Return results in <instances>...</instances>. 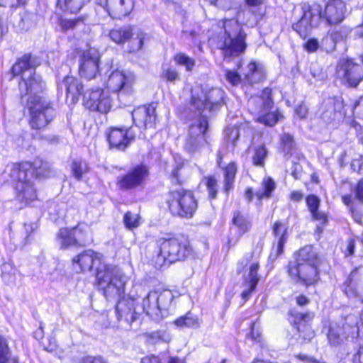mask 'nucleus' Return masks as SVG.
Segmentation results:
<instances>
[{
	"instance_id": "obj_1",
	"label": "nucleus",
	"mask_w": 363,
	"mask_h": 363,
	"mask_svg": "<svg viewBox=\"0 0 363 363\" xmlns=\"http://www.w3.org/2000/svg\"><path fill=\"white\" fill-rule=\"evenodd\" d=\"M72 262L74 268L80 272L89 271L94 264L96 265V282L104 296L116 297L124 292L128 277L118 267L105 263L100 254L91 250H86L74 257Z\"/></svg>"
},
{
	"instance_id": "obj_2",
	"label": "nucleus",
	"mask_w": 363,
	"mask_h": 363,
	"mask_svg": "<svg viewBox=\"0 0 363 363\" xmlns=\"http://www.w3.org/2000/svg\"><path fill=\"white\" fill-rule=\"evenodd\" d=\"M346 4L342 0H328L324 8L313 4L304 8L301 20L294 26V29L300 35H305L308 28L316 27L321 20L328 25H337L345 18Z\"/></svg>"
},
{
	"instance_id": "obj_3",
	"label": "nucleus",
	"mask_w": 363,
	"mask_h": 363,
	"mask_svg": "<svg viewBox=\"0 0 363 363\" xmlns=\"http://www.w3.org/2000/svg\"><path fill=\"white\" fill-rule=\"evenodd\" d=\"M30 60V55L23 56L13 65L11 69L13 76H21V81L18 84L20 95L27 105L48 101L42 96L45 89V83L42 77L35 73Z\"/></svg>"
},
{
	"instance_id": "obj_4",
	"label": "nucleus",
	"mask_w": 363,
	"mask_h": 363,
	"mask_svg": "<svg viewBox=\"0 0 363 363\" xmlns=\"http://www.w3.org/2000/svg\"><path fill=\"white\" fill-rule=\"evenodd\" d=\"M34 175L39 178L48 177V163L35 160L33 163L25 162L13 165L11 177L17 182L16 190L19 200L28 202L36 199L35 189L30 181Z\"/></svg>"
},
{
	"instance_id": "obj_5",
	"label": "nucleus",
	"mask_w": 363,
	"mask_h": 363,
	"mask_svg": "<svg viewBox=\"0 0 363 363\" xmlns=\"http://www.w3.org/2000/svg\"><path fill=\"white\" fill-rule=\"evenodd\" d=\"M224 28L223 55L225 60H230L232 57H238L242 54L247 47L246 34L238 20L232 18L223 21Z\"/></svg>"
},
{
	"instance_id": "obj_6",
	"label": "nucleus",
	"mask_w": 363,
	"mask_h": 363,
	"mask_svg": "<svg viewBox=\"0 0 363 363\" xmlns=\"http://www.w3.org/2000/svg\"><path fill=\"white\" fill-rule=\"evenodd\" d=\"M272 89H264L260 96L251 97L248 101L250 110L257 116L256 121L267 126H274L281 117L274 106Z\"/></svg>"
},
{
	"instance_id": "obj_7",
	"label": "nucleus",
	"mask_w": 363,
	"mask_h": 363,
	"mask_svg": "<svg viewBox=\"0 0 363 363\" xmlns=\"http://www.w3.org/2000/svg\"><path fill=\"white\" fill-rule=\"evenodd\" d=\"M165 200L170 212L182 218H191L198 207L192 192L184 189L170 191Z\"/></svg>"
},
{
	"instance_id": "obj_8",
	"label": "nucleus",
	"mask_w": 363,
	"mask_h": 363,
	"mask_svg": "<svg viewBox=\"0 0 363 363\" xmlns=\"http://www.w3.org/2000/svg\"><path fill=\"white\" fill-rule=\"evenodd\" d=\"M224 91L220 88L196 86L191 89V104L199 114L216 109L223 101Z\"/></svg>"
},
{
	"instance_id": "obj_9",
	"label": "nucleus",
	"mask_w": 363,
	"mask_h": 363,
	"mask_svg": "<svg viewBox=\"0 0 363 363\" xmlns=\"http://www.w3.org/2000/svg\"><path fill=\"white\" fill-rule=\"evenodd\" d=\"M169 290L150 291L139 306L140 313L144 312L155 320H161L173 300Z\"/></svg>"
},
{
	"instance_id": "obj_10",
	"label": "nucleus",
	"mask_w": 363,
	"mask_h": 363,
	"mask_svg": "<svg viewBox=\"0 0 363 363\" xmlns=\"http://www.w3.org/2000/svg\"><path fill=\"white\" fill-rule=\"evenodd\" d=\"M160 256L170 263L182 261L193 256V250L187 241H180L177 238L160 239Z\"/></svg>"
},
{
	"instance_id": "obj_11",
	"label": "nucleus",
	"mask_w": 363,
	"mask_h": 363,
	"mask_svg": "<svg viewBox=\"0 0 363 363\" xmlns=\"http://www.w3.org/2000/svg\"><path fill=\"white\" fill-rule=\"evenodd\" d=\"M135 81L136 77L133 72L116 69L108 74L106 84L109 90L118 93V96L122 97L134 94Z\"/></svg>"
},
{
	"instance_id": "obj_12",
	"label": "nucleus",
	"mask_w": 363,
	"mask_h": 363,
	"mask_svg": "<svg viewBox=\"0 0 363 363\" xmlns=\"http://www.w3.org/2000/svg\"><path fill=\"white\" fill-rule=\"evenodd\" d=\"M109 36L117 44H123L129 40L130 51L135 52L142 48L146 34L140 29L133 33L132 27L124 26L113 28Z\"/></svg>"
},
{
	"instance_id": "obj_13",
	"label": "nucleus",
	"mask_w": 363,
	"mask_h": 363,
	"mask_svg": "<svg viewBox=\"0 0 363 363\" xmlns=\"http://www.w3.org/2000/svg\"><path fill=\"white\" fill-rule=\"evenodd\" d=\"M207 129V118L205 116H201L190 126L189 137L184 145V150L190 154L198 152L207 143L206 138Z\"/></svg>"
},
{
	"instance_id": "obj_14",
	"label": "nucleus",
	"mask_w": 363,
	"mask_h": 363,
	"mask_svg": "<svg viewBox=\"0 0 363 363\" xmlns=\"http://www.w3.org/2000/svg\"><path fill=\"white\" fill-rule=\"evenodd\" d=\"M83 104L91 111L107 113L111 108L112 100L108 91L89 89L83 96Z\"/></svg>"
},
{
	"instance_id": "obj_15",
	"label": "nucleus",
	"mask_w": 363,
	"mask_h": 363,
	"mask_svg": "<svg viewBox=\"0 0 363 363\" xmlns=\"http://www.w3.org/2000/svg\"><path fill=\"white\" fill-rule=\"evenodd\" d=\"M362 67L350 60L339 61L336 74L342 84L350 87H356L362 81Z\"/></svg>"
},
{
	"instance_id": "obj_16",
	"label": "nucleus",
	"mask_w": 363,
	"mask_h": 363,
	"mask_svg": "<svg viewBox=\"0 0 363 363\" xmlns=\"http://www.w3.org/2000/svg\"><path fill=\"white\" fill-rule=\"evenodd\" d=\"M319 264H308L301 263L289 264V274L295 279L306 285H312L319 279Z\"/></svg>"
},
{
	"instance_id": "obj_17",
	"label": "nucleus",
	"mask_w": 363,
	"mask_h": 363,
	"mask_svg": "<svg viewBox=\"0 0 363 363\" xmlns=\"http://www.w3.org/2000/svg\"><path fill=\"white\" fill-rule=\"evenodd\" d=\"M30 112V125L33 129L45 128L52 119L54 111L48 101L27 105Z\"/></svg>"
},
{
	"instance_id": "obj_18",
	"label": "nucleus",
	"mask_w": 363,
	"mask_h": 363,
	"mask_svg": "<svg viewBox=\"0 0 363 363\" xmlns=\"http://www.w3.org/2000/svg\"><path fill=\"white\" fill-rule=\"evenodd\" d=\"M125 286L124 292L116 297L108 298L106 299L118 298V302L116 306V313L118 320L124 318L128 323H132L137 318V315L141 313L139 305L135 304V299L130 297L124 296L125 292Z\"/></svg>"
},
{
	"instance_id": "obj_19",
	"label": "nucleus",
	"mask_w": 363,
	"mask_h": 363,
	"mask_svg": "<svg viewBox=\"0 0 363 363\" xmlns=\"http://www.w3.org/2000/svg\"><path fill=\"white\" fill-rule=\"evenodd\" d=\"M148 177V169L140 164L130 169L124 176L118 178V185L121 189H133L141 186Z\"/></svg>"
},
{
	"instance_id": "obj_20",
	"label": "nucleus",
	"mask_w": 363,
	"mask_h": 363,
	"mask_svg": "<svg viewBox=\"0 0 363 363\" xmlns=\"http://www.w3.org/2000/svg\"><path fill=\"white\" fill-rule=\"evenodd\" d=\"M100 55L93 48L84 51L80 57L79 74L87 79L94 78L99 72Z\"/></svg>"
},
{
	"instance_id": "obj_21",
	"label": "nucleus",
	"mask_w": 363,
	"mask_h": 363,
	"mask_svg": "<svg viewBox=\"0 0 363 363\" xmlns=\"http://www.w3.org/2000/svg\"><path fill=\"white\" fill-rule=\"evenodd\" d=\"M97 4L106 9L113 18L128 15L133 9V0H96Z\"/></svg>"
},
{
	"instance_id": "obj_22",
	"label": "nucleus",
	"mask_w": 363,
	"mask_h": 363,
	"mask_svg": "<svg viewBox=\"0 0 363 363\" xmlns=\"http://www.w3.org/2000/svg\"><path fill=\"white\" fill-rule=\"evenodd\" d=\"M88 226L85 224L78 225L76 228L69 229L67 228H61L56 236V240L62 249H67L68 247L74 245L77 241H84V236L75 237L78 232L84 231L86 233Z\"/></svg>"
},
{
	"instance_id": "obj_23",
	"label": "nucleus",
	"mask_w": 363,
	"mask_h": 363,
	"mask_svg": "<svg viewBox=\"0 0 363 363\" xmlns=\"http://www.w3.org/2000/svg\"><path fill=\"white\" fill-rule=\"evenodd\" d=\"M132 117L135 124L140 128L153 127L156 121L155 107L153 105L139 106L134 109Z\"/></svg>"
},
{
	"instance_id": "obj_24",
	"label": "nucleus",
	"mask_w": 363,
	"mask_h": 363,
	"mask_svg": "<svg viewBox=\"0 0 363 363\" xmlns=\"http://www.w3.org/2000/svg\"><path fill=\"white\" fill-rule=\"evenodd\" d=\"M135 138L130 129L113 128L108 135V140L111 147L124 150Z\"/></svg>"
},
{
	"instance_id": "obj_25",
	"label": "nucleus",
	"mask_w": 363,
	"mask_h": 363,
	"mask_svg": "<svg viewBox=\"0 0 363 363\" xmlns=\"http://www.w3.org/2000/svg\"><path fill=\"white\" fill-rule=\"evenodd\" d=\"M343 203L350 206V211L354 220L362 223V215L358 213V208L363 203V182L360 179L354 191L350 195H345L342 197Z\"/></svg>"
},
{
	"instance_id": "obj_26",
	"label": "nucleus",
	"mask_w": 363,
	"mask_h": 363,
	"mask_svg": "<svg viewBox=\"0 0 363 363\" xmlns=\"http://www.w3.org/2000/svg\"><path fill=\"white\" fill-rule=\"evenodd\" d=\"M252 258L253 253H248L238 262L239 269H242L247 264H250L247 275L245 278L244 284H250L252 289L256 288L259 281V277L257 274L259 263L257 260H253Z\"/></svg>"
},
{
	"instance_id": "obj_27",
	"label": "nucleus",
	"mask_w": 363,
	"mask_h": 363,
	"mask_svg": "<svg viewBox=\"0 0 363 363\" xmlns=\"http://www.w3.org/2000/svg\"><path fill=\"white\" fill-rule=\"evenodd\" d=\"M349 330L352 338H357L359 337V328L357 325H346L343 328L330 327L328 334L329 344L333 347L340 346L346 338L344 335L345 333Z\"/></svg>"
},
{
	"instance_id": "obj_28",
	"label": "nucleus",
	"mask_w": 363,
	"mask_h": 363,
	"mask_svg": "<svg viewBox=\"0 0 363 363\" xmlns=\"http://www.w3.org/2000/svg\"><path fill=\"white\" fill-rule=\"evenodd\" d=\"M59 88L65 89L67 101L74 104L77 102L82 90V85L73 77H66L60 84Z\"/></svg>"
},
{
	"instance_id": "obj_29",
	"label": "nucleus",
	"mask_w": 363,
	"mask_h": 363,
	"mask_svg": "<svg viewBox=\"0 0 363 363\" xmlns=\"http://www.w3.org/2000/svg\"><path fill=\"white\" fill-rule=\"evenodd\" d=\"M296 261L293 263L320 264V259L318 252L312 245H306L295 254Z\"/></svg>"
},
{
	"instance_id": "obj_30",
	"label": "nucleus",
	"mask_w": 363,
	"mask_h": 363,
	"mask_svg": "<svg viewBox=\"0 0 363 363\" xmlns=\"http://www.w3.org/2000/svg\"><path fill=\"white\" fill-rule=\"evenodd\" d=\"M307 206L313 220L319 221L322 225H325L328 218L324 212L319 211L320 200L316 196L311 194L306 197Z\"/></svg>"
},
{
	"instance_id": "obj_31",
	"label": "nucleus",
	"mask_w": 363,
	"mask_h": 363,
	"mask_svg": "<svg viewBox=\"0 0 363 363\" xmlns=\"http://www.w3.org/2000/svg\"><path fill=\"white\" fill-rule=\"evenodd\" d=\"M243 74L245 76V80L249 84L259 83L262 81L265 77L263 67L254 62L247 65Z\"/></svg>"
},
{
	"instance_id": "obj_32",
	"label": "nucleus",
	"mask_w": 363,
	"mask_h": 363,
	"mask_svg": "<svg viewBox=\"0 0 363 363\" xmlns=\"http://www.w3.org/2000/svg\"><path fill=\"white\" fill-rule=\"evenodd\" d=\"M272 230L274 237L277 240L276 256H279L283 253L284 246L287 240L288 227L286 224L277 221L273 225Z\"/></svg>"
},
{
	"instance_id": "obj_33",
	"label": "nucleus",
	"mask_w": 363,
	"mask_h": 363,
	"mask_svg": "<svg viewBox=\"0 0 363 363\" xmlns=\"http://www.w3.org/2000/svg\"><path fill=\"white\" fill-rule=\"evenodd\" d=\"M248 12L255 18V23L261 20L266 13L264 0H245Z\"/></svg>"
},
{
	"instance_id": "obj_34",
	"label": "nucleus",
	"mask_w": 363,
	"mask_h": 363,
	"mask_svg": "<svg viewBox=\"0 0 363 363\" xmlns=\"http://www.w3.org/2000/svg\"><path fill=\"white\" fill-rule=\"evenodd\" d=\"M233 225L237 229L239 235H242L247 232L250 227L251 223L240 212L235 211L233 213L232 219Z\"/></svg>"
},
{
	"instance_id": "obj_35",
	"label": "nucleus",
	"mask_w": 363,
	"mask_h": 363,
	"mask_svg": "<svg viewBox=\"0 0 363 363\" xmlns=\"http://www.w3.org/2000/svg\"><path fill=\"white\" fill-rule=\"evenodd\" d=\"M89 0H58L57 6L65 11L77 13Z\"/></svg>"
},
{
	"instance_id": "obj_36",
	"label": "nucleus",
	"mask_w": 363,
	"mask_h": 363,
	"mask_svg": "<svg viewBox=\"0 0 363 363\" xmlns=\"http://www.w3.org/2000/svg\"><path fill=\"white\" fill-rule=\"evenodd\" d=\"M236 172L237 166L235 162H230L224 169V191L227 194L233 188Z\"/></svg>"
},
{
	"instance_id": "obj_37",
	"label": "nucleus",
	"mask_w": 363,
	"mask_h": 363,
	"mask_svg": "<svg viewBox=\"0 0 363 363\" xmlns=\"http://www.w3.org/2000/svg\"><path fill=\"white\" fill-rule=\"evenodd\" d=\"M72 173L74 177L79 181L89 170V167L85 160L82 159L74 160L71 164Z\"/></svg>"
},
{
	"instance_id": "obj_38",
	"label": "nucleus",
	"mask_w": 363,
	"mask_h": 363,
	"mask_svg": "<svg viewBox=\"0 0 363 363\" xmlns=\"http://www.w3.org/2000/svg\"><path fill=\"white\" fill-rule=\"evenodd\" d=\"M174 324L178 327H187L191 328H198L200 326V319L191 313H187L184 316L177 318Z\"/></svg>"
},
{
	"instance_id": "obj_39",
	"label": "nucleus",
	"mask_w": 363,
	"mask_h": 363,
	"mask_svg": "<svg viewBox=\"0 0 363 363\" xmlns=\"http://www.w3.org/2000/svg\"><path fill=\"white\" fill-rule=\"evenodd\" d=\"M1 277L4 282L7 284H13L16 282L17 269L13 268L9 264H4L1 267Z\"/></svg>"
},
{
	"instance_id": "obj_40",
	"label": "nucleus",
	"mask_w": 363,
	"mask_h": 363,
	"mask_svg": "<svg viewBox=\"0 0 363 363\" xmlns=\"http://www.w3.org/2000/svg\"><path fill=\"white\" fill-rule=\"evenodd\" d=\"M263 191H259L256 193L258 199H262L264 197H269L272 192L275 189L276 184L274 180L270 177H266L262 182Z\"/></svg>"
},
{
	"instance_id": "obj_41",
	"label": "nucleus",
	"mask_w": 363,
	"mask_h": 363,
	"mask_svg": "<svg viewBox=\"0 0 363 363\" xmlns=\"http://www.w3.org/2000/svg\"><path fill=\"white\" fill-rule=\"evenodd\" d=\"M123 223L129 230L135 229L140 225V216L137 213L128 211L123 216Z\"/></svg>"
},
{
	"instance_id": "obj_42",
	"label": "nucleus",
	"mask_w": 363,
	"mask_h": 363,
	"mask_svg": "<svg viewBox=\"0 0 363 363\" xmlns=\"http://www.w3.org/2000/svg\"><path fill=\"white\" fill-rule=\"evenodd\" d=\"M174 60L176 64L184 66L186 70L188 72L192 71L195 65V60L184 53H178L175 55Z\"/></svg>"
},
{
	"instance_id": "obj_43",
	"label": "nucleus",
	"mask_w": 363,
	"mask_h": 363,
	"mask_svg": "<svg viewBox=\"0 0 363 363\" xmlns=\"http://www.w3.org/2000/svg\"><path fill=\"white\" fill-rule=\"evenodd\" d=\"M267 155V150L264 145H259L255 149V153L252 157L253 164L256 166H264Z\"/></svg>"
},
{
	"instance_id": "obj_44",
	"label": "nucleus",
	"mask_w": 363,
	"mask_h": 363,
	"mask_svg": "<svg viewBox=\"0 0 363 363\" xmlns=\"http://www.w3.org/2000/svg\"><path fill=\"white\" fill-rule=\"evenodd\" d=\"M161 77L167 82L173 83L180 79L179 74L176 69L169 67H163Z\"/></svg>"
},
{
	"instance_id": "obj_45",
	"label": "nucleus",
	"mask_w": 363,
	"mask_h": 363,
	"mask_svg": "<svg viewBox=\"0 0 363 363\" xmlns=\"http://www.w3.org/2000/svg\"><path fill=\"white\" fill-rule=\"evenodd\" d=\"M80 22V18H77L74 20L62 18L59 21V26L62 31L66 32L69 30L74 29Z\"/></svg>"
},
{
	"instance_id": "obj_46",
	"label": "nucleus",
	"mask_w": 363,
	"mask_h": 363,
	"mask_svg": "<svg viewBox=\"0 0 363 363\" xmlns=\"http://www.w3.org/2000/svg\"><path fill=\"white\" fill-rule=\"evenodd\" d=\"M9 347L6 341L0 336V363H6L9 359Z\"/></svg>"
},
{
	"instance_id": "obj_47",
	"label": "nucleus",
	"mask_w": 363,
	"mask_h": 363,
	"mask_svg": "<svg viewBox=\"0 0 363 363\" xmlns=\"http://www.w3.org/2000/svg\"><path fill=\"white\" fill-rule=\"evenodd\" d=\"M206 186L208 191L209 196L215 199L217 195V181L213 177L206 179Z\"/></svg>"
},
{
	"instance_id": "obj_48",
	"label": "nucleus",
	"mask_w": 363,
	"mask_h": 363,
	"mask_svg": "<svg viewBox=\"0 0 363 363\" xmlns=\"http://www.w3.org/2000/svg\"><path fill=\"white\" fill-rule=\"evenodd\" d=\"M210 4L215 5L218 8L222 9H230L233 4L234 0H206Z\"/></svg>"
},
{
	"instance_id": "obj_49",
	"label": "nucleus",
	"mask_w": 363,
	"mask_h": 363,
	"mask_svg": "<svg viewBox=\"0 0 363 363\" xmlns=\"http://www.w3.org/2000/svg\"><path fill=\"white\" fill-rule=\"evenodd\" d=\"M225 79L228 82L234 86L239 84L241 82V77L240 74H238L236 72L231 70L226 71Z\"/></svg>"
},
{
	"instance_id": "obj_50",
	"label": "nucleus",
	"mask_w": 363,
	"mask_h": 363,
	"mask_svg": "<svg viewBox=\"0 0 363 363\" xmlns=\"http://www.w3.org/2000/svg\"><path fill=\"white\" fill-rule=\"evenodd\" d=\"M318 47V41L315 38L309 39L305 45L306 50L311 52H315Z\"/></svg>"
},
{
	"instance_id": "obj_51",
	"label": "nucleus",
	"mask_w": 363,
	"mask_h": 363,
	"mask_svg": "<svg viewBox=\"0 0 363 363\" xmlns=\"http://www.w3.org/2000/svg\"><path fill=\"white\" fill-rule=\"evenodd\" d=\"M295 113L301 119L306 118L308 114L307 106L303 104H299L295 108Z\"/></svg>"
},
{
	"instance_id": "obj_52",
	"label": "nucleus",
	"mask_w": 363,
	"mask_h": 363,
	"mask_svg": "<svg viewBox=\"0 0 363 363\" xmlns=\"http://www.w3.org/2000/svg\"><path fill=\"white\" fill-rule=\"evenodd\" d=\"M282 144L287 148H291L293 143V138L289 133H284L281 138Z\"/></svg>"
},
{
	"instance_id": "obj_53",
	"label": "nucleus",
	"mask_w": 363,
	"mask_h": 363,
	"mask_svg": "<svg viewBox=\"0 0 363 363\" xmlns=\"http://www.w3.org/2000/svg\"><path fill=\"white\" fill-rule=\"evenodd\" d=\"M141 363H161V361L157 356L151 354L143 357Z\"/></svg>"
},
{
	"instance_id": "obj_54",
	"label": "nucleus",
	"mask_w": 363,
	"mask_h": 363,
	"mask_svg": "<svg viewBox=\"0 0 363 363\" xmlns=\"http://www.w3.org/2000/svg\"><path fill=\"white\" fill-rule=\"evenodd\" d=\"M297 305L304 306L309 303L310 300L304 295H299L296 298Z\"/></svg>"
},
{
	"instance_id": "obj_55",
	"label": "nucleus",
	"mask_w": 363,
	"mask_h": 363,
	"mask_svg": "<svg viewBox=\"0 0 363 363\" xmlns=\"http://www.w3.org/2000/svg\"><path fill=\"white\" fill-rule=\"evenodd\" d=\"M82 363H106L101 357H87L82 361Z\"/></svg>"
},
{
	"instance_id": "obj_56",
	"label": "nucleus",
	"mask_w": 363,
	"mask_h": 363,
	"mask_svg": "<svg viewBox=\"0 0 363 363\" xmlns=\"http://www.w3.org/2000/svg\"><path fill=\"white\" fill-rule=\"evenodd\" d=\"M246 289L242 292V297L244 300H247L251 295L252 292L255 290L256 288H251L250 284H245Z\"/></svg>"
},
{
	"instance_id": "obj_57",
	"label": "nucleus",
	"mask_w": 363,
	"mask_h": 363,
	"mask_svg": "<svg viewBox=\"0 0 363 363\" xmlns=\"http://www.w3.org/2000/svg\"><path fill=\"white\" fill-rule=\"evenodd\" d=\"M182 168V164H178L176 166V167L172 170V177L174 179H175L176 182H180L179 181V172L181 171Z\"/></svg>"
},
{
	"instance_id": "obj_58",
	"label": "nucleus",
	"mask_w": 363,
	"mask_h": 363,
	"mask_svg": "<svg viewBox=\"0 0 363 363\" xmlns=\"http://www.w3.org/2000/svg\"><path fill=\"white\" fill-rule=\"evenodd\" d=\"M290 199L294 201H299L303 199V194L298 191H294L290 195Z\"/></svg>"
},
{
	"instance_id": "obj_59",
	"label": "nucleus",
	"mask_w": 363,
	"mask_h": 363,
	"mask_svg": "<svg viewBox=\"0 0 363 363\" xmlns=\"http://www.w3.org/2000/svg\"><path fill=\"white\" fill-rule=\"evenodd\" d=\"M354 241L353 240H350L348 242L347 252H345L346 256L352 255L354 253Z\"/></svg>"
},
{
	"instance_id": "obj_60",
	"label": "nucleus",
	"mask_w": 363,
	"mask_h": 363,
	"mask_svg": "<svg viewBox=\"0 0 363 363\" xmlns=\"http://www.w3.org/2000/svg\"><path fill=\"white\" fill-rule=\"evenodd\" d=\"M362 162L360 160H356L352 162L351 163V168L354 172H359L362 167Z\"/></svg>"
},
{
	"instance_id": "obj_61",
	"label": "nucleus",
	"mask_w": 363,
	"mask_h": 363,
	"mask_svg": "<svg viewBox=\"0 0 363 363\" xmlns=\"http://www.w3.org/2000/svg\"><path fill=\"white\" fill-rule=\"evenodd\" d=\"M353 363H362L361 360V347H359L352 357Z\"/></svg>"
},
{
	"instance_id": "obj_62",
	"label": "nucleus",
	"mask_w": 363,
	"mask_h": 363,
	"mask_svg": "<svg viewBox=\"0 0 363 363\" xmlns=\"http://www.w3.org/2000/svg\"><path fill=\"white\" fill-rule=\"evenodd\" d=\"M89 228L88 227V230L86 233H85L84 231H82V232H78L76 235H75V237H77L78 235L79 236H84L85 237V240L84 241H77V242L79 243H84L86 242V241H88L89 240Z\"/></svg>"
},
{
	"instance_id": "obj_63",
	"label": "nucleus",
	"mask_w": 363,
	"mask_h": 363,
	"mask_svg": "<svg viewBox=\"0 0 363 363\" xmlns=\"http://www.w3.org/2000/svg\"><path fill=\"white\" fill-rule=\"evenodd\" d=\"M245 198L250 201L252 199L253 192L251 189H247L245 194Z\"/></svg>"
},
{
	"instance_id": "obj_64",
	"label": "nucleus",
	"mask_w": 363,
	"mask_h": 363,
	"mask_svg": "<svg viewBox=\"0 0 363 363\" xmlns=\"http://www.w3.org/2000/svg\"><path fill=\"white\" fill-rule=\"evenodd\" d=\"M168 363H185V362L184 359L177 357H174L171 358Z\"/></svg>"
}]
</instances>
